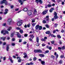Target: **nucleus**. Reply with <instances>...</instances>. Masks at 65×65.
<instances>
[{
	"instance_id": "1",
	"label": "nucleus",
	"mask_w": 65,
	"mask_h": 65,
	"mask_svg": "<svg viewBox=\"0 0 65 65\" xmlns=\"http://www.w3.org/2000/svg\"><path fill=\"white\" fill-rule=\"evenodd\" d=\"M23 20H22L21 19H19L17 20V22H18L17 23V25L18 26H21L22 25L23 23L22 22H22Z\"/></svg>"
},
{
	"instance_id": "2",
	"label": "nucleus",
	"mask_w": 65,
	"mask_h": 65,
	"mask_svg": "<svg viewBox=\"0 0 65 65\" xmlns=\"http://www.w3.org/2000/svg\"><path fill=\"white\" fill-rule=\"evenodd\" d=\"M3 3H5V5H7L8 4V3L6 0H3V1L1 2L0 3V4H2Z\"/></svg>"
},
{
	"instance_id": "3",
	"label": "nucleus",
	"mask_w": 65,
	"mask_h": 65,
	"mask_svg": "<svg viewBox=\"0 0 65 65\" xmlns=\"http://www.w3.org/2000/svg\"><path fill=\"white\" fill-rule=\"evenodd\" d=\"M1 33L3 34V35H5L6 34H9V32L8 31L5 30H3L1 31Z\"/></svg>"
},
{
	"instance_id": "4",
	"label": "nucleus",
	"mask_w": 65,
	"mask_h": 65,
	"mask_svg": "<svg viewBox=\"0 0 65 65\" xmlns=\"http://www.w3.org/2000/svg\"><path fill=\"white\" fill-rule=\"evenodd\" d=\"M34 52L35 53H41L42 51L40 49H37V50H34Z\"/></svg>"
},
{
	"instance_id": "5",
	"label": "nucleus",
	"mask_w": 65,
	"mask_h": 65,
	"mask_svg": "<svg viewBox=\"0 0 65 65\" xmlns=\"http://www.w3.org/2000/svg\"><path fill=\"white\" fill-rule=\"evenodd\" d=\"M36 2L37 4H38V2H39L40 4H42L43 3L42 0H36Z\"/></svg>"
},
{
	"instance_id": "6",
	"label": "nucleus",
	"mask_w": 65,
	"mask_h": 65,
	"mask_svg": "<svg viewBox=\"0 0 65 65\" xmlns=\"http://www.w3.org/2000/svg\"><path fill=\"white\" fill-rule=\"evenodd\" d=\"M21 57H19L17 56V60H18V62H21V61H22V60L21 59Z\"/></svg>"
},
{
	"instance_id": "7",
	"label": "nucleus",
	"mask_w": 65,
	"mask_h": 65,
	"mask_svg": "<svg viewBox=\"0 0 65 65\" xmlns=\"http://www.w3.org/2000/svg\"><path fill=\"white\" fill-rule=\"evenodd\" d=\"M27 13L28 15H31L32 14V12H31V11L30 10H28L27 11Z\"/></svg>"
},
{
	"instance_id": "8",
	"label": "nucleus",
	"mask_w": 65,
	"mask_h": 65,
	"mask_svg": "<svg viewBox=\"0 0 65 65\" xmlns=\"http://www.w3.org/2000/svg\"><path fill=\"white\" fill-rule=\"evenodd\" d=\"M17 36L18 38H21V35H20L19 33L17 32Z\"/></svg>"
},
{
	"instance_id": "9",
	"label": "nucleus",
	"mask_w": 65,
	"mask_h": 65,
	"mask_svg": "<svg viewBox=\"0 0 65 65\" xmlns=\"http://www.w3.org/2000/svg\"><path fill=\"white\" fill-rule=\"evenodd\" d=\"M18 1L20 3H21L20 4L21 5H23V3L24 2V1H22V0H18Z\"/></svg>"
},
{
	"instance_id": "10",
	"label": "nucleus",
	"mask_w": 65,
	"mask_h": 65,
	"mask_svg": "<svg viewBox=\"0 0 65 65\" xmlns=\"http://www.w3.org/2000/svg\"><path fill=\"white\" fill-rule=\"evenodd\" d=\"M5 12H4V14H7L8 13V9H6L5 10Z\"/></svg>"
},
{
	"instance_id": "11",
	"label": "nucleus",
	"mask_w": 65,
	"mask_h": 65,
	"mask_svg": "<svg viewBox=\"0 0 65 65\" xmlns=\"http://www.w3.org/2000/svg\"><path fill=\"white\" fill-rule=\"evenodd\" d=\"M23 55H24L23 57L24 58H27V57H28V56L27 55V53H24L23 54Z\"/></svg>"
},
{
	"instance_id": "12",
	"label": "nucleus",
	"mask_w": 65,
	"mask_h": 65,
	"mask_svg": "<svg viewBox=\"0 0 65 65\" xmlns=\"http://www.w3.org/2000/svg\"><path fill=\"white\" fill-rule=\"evenodd\" d=\"M11 21H12V19L11 18L7 20V22L9 23H11Z\"/></svg>"
},
{
	"instance_id": "13",
	"label": "nucleus",
	"mask_w": 65,
	"mask_h": 65,
	"mask_svg": "<svg viewBox=\"0 0 65 65\" xmlns=\"http://www.w3.org/2000/svg\"><path fill=\"white\" fill-rule=\"evenodd\" d=\"M34 13L35 15H36V14H37V11H36V10L35 9H34Z\"/></svg>"
},
{
	"instance_id": "14",
	"label": "nucleus",
	"mask_w": 65,
	"mask_h": 65,
	"mask_svg": "<svg viewBox=\"0 0 65 65\" xmlns=\"http://www.w3.org/2000/svg\"><path fill=\"white\" fill-rule=\"evenodd\" d=\"M1 39H2L3 41H4V40H5L6 39V37H1Z\"/></svg>"
},
{
	"instance_id": "15",
	"label": "nucleus",
	"mask_w": 65,
	"mask_h": 65,
	"mask_svg": "<svg viewBox=\"0 0 65 65\" xmlns=\"http://www.w3.org/2000/svg\"><path fill=\"white\" fill-rule=\"evenodd\" d=\"M47 12V11L46 10V11H45L43 12V14H45Z\"/></svg>"
},
{
	"instance_id": "16",
	"label": "nucleus",
	"mask_w": 65,
	"mask_h": 65,
	"mask_svg": "<svg viewBox=\"0 0 65 65\" xmlns=\"http://www.w3.org/2000/svg\"><path fill=\"white\" fill-rule=\"evenodd\" d=\"M39 56H40V57H44V55L43 54H39Z\"/></svg>"
},
{
	"instance_id": "17",
	"label": "nucleus",
	"mask_w": 65,
	"mask_h": 65,
	"mask_svg": "<svg viewBox=\"0 0 65 65\" xmlns=\"http://www.w3.org/2000/svg\"><path fill=\"white\" fill-rule=\"evenodd\" d=\"M39 27V25H37L35 27V28L36 30H38V28Z\"/></svg>"
},
{
	"instance_id": "18",
	"label": "nucleus",
	"mask_w": 65,
	"mask_h": 65,
	"mask_svg": "<svg viewBox=\"0 0 65 65\" xmlns=\"http://www.w3.org/2000/svg\"><path fill=\"white\" fill-rule=\"evenodd\" d=\"M49 16H46V21H48L49 20Z\"/></svg>"
},
{
	"instance_id": "19",
	"label": "nucleus",
	"mask_w": 65,
	"mask_h": 65,
	"mask_svg": "<svg viewBox=\"0 0 65 65\" xmlns=\"http://www.w3.org/2000/svg\"><path fill=\"white\" fill-rule=\"evenodd\" d=\"M23 10L25 12L27 11H28V9L26 8H25L23 9Z\"/></svg>"
},
{
	"instance_id": "20",
	"label": "nucleus",
	"mask_w": 65,
	"mask_h": 65,
	"mask_svg": "<svg viewBox=\"0 0 65 65\" xmlns=\"http://www.w3.org/2000/svg\"><path fill=\"white\" fill-rule=\"evenodd\" d=\"M36 41L37 42V43H39V38L38 37H36Z\"/></svg>"
},
{
	"instance_id": "21",
	"label": "nucleus",
	"mask_w": 65,
	"mask_h": 65,
	"mask_svg": "<svg viewBox=\"0 0 65 65\" xmlns=\"http://www.w3.org/2000/svg\"><path fill=\"white\" fill-rule=\"evenodd\" d=\"M29 37L32 39H33V38H34V36H33V35H30Z\"/></svg>"
},
{
	"instance_id": "22",
	"label": "nucleus",
	"mask_w": 65,
	"mask_h": 65,
	"mask_svg": "<svg viewBox=\"0 0 65 65\" xmlns=\"http://www.w3.org/2000/svg\"><path fill=\"white\" fill-rule=\"evenodd\" d=\"M11 28H12V27H9V28L7 29V30H8V31H10Z\"/></svg>"
},
{
	"instance_id": "23",
	"label": "nucleus",
	"mask_w": 65,
	"mask_h": 65,
	"mask_svg": "<svg viewBox=\"0 0 65 65\" xmlns=\"http://www.w3.org/2000/svg\"><path fill=\"white\" fill-rule=\"evenodd\" d=\"M8 45H7V47L6 48L7 51H8V50L9 49V47L8 46Z\"/></svg>"
},
{
	"instance_id": "24",
	"label": "nucleus",
	"mask_w": 65,
	"mask_h": 65,
	"mask_svg": "<svg viewBox=\"0 0 65 65\" xmlns=\"http://www.w3.org/2000/svg\"><path fill=\"white\" fill-rule=\"evenodd\" d=\"M54 18L55 20H56V19H58V17L57 16V15L54 16Z\"/></svg>"
},
{
	"instance_id": "25",
	"label": "nucleus",
	"mask_w": 65,
	"mask_h": 65,
	"mask_svg": "<svg viewBox=\"0 0 65 65\" xmlns=\"http://www.w3.org/2000/svg\"><path fill=\"white\" fill-rule=\"evenodd\" d=\"M41 64H42V65H44L45 64V62L44 61H41Z\"/></svg>"
},
{
	"instance_id": "26",
	"label": "nucleus",
	"mask_w": 65,
	"mask_h": 65,
	"mask_svg": "<svg viewBox=\"0 0 65 65\" xmlns=\"http://www.w3.org/2000/svg\"><path fill=\"white\" fill-rule=\"evenodd\" d=\"M50 33H51V32H50V31H47L46 32V34H50Z\"/></svg>"
},
{
	"instance_id": "27",
	"label": "nucleus",
	"mask_w": 65,
	"mask_h": 65,
	"mask_svg": "<svg viewBox=\"0 0 65 65\" xmlns=\"http://www.w3.org/2000/svg\"><path fill=\"white\" fill-rule=\"evenodd\" d=\"M52 6V5L48 4L47 5V7H51Z\"/></svg>"
},
{
	"instance_id": "28",
	"label": "nucleus",
	"mask_w": 65,
	"mask_h": 65,
	"mask_svg": "<svg viewBox=\"0 0 65 65\" xmlns=\"http://www.w3.org/2000/svg\"><path fill=\"white\" fill-rule=\"evenodd\" d=\"M57 36L58 38H61V37L59 35H57Z\"/></svg>"
},
{
	"instance_id": "29",
	"label": "nucleus",
	"mask_w": 65,
	"mask_h": 65,
	"mask_svg": "<svg viewBox=\"0 0 65 65\" xmlns=\"http://www.w3.org/2000/svg\"><path fill=\"white\" fill-rule=\"evenodd\" d=\"M42 23H43L44 24H45V23H46V21H45V20H43L42 21Z\"/></svg>"
},
{
	"instance_id": "30",
	"label": "nucleus",
	"mask_w": 65,
	"mask_h": 65,
	"mask_svg": "<svg viewBox=\"0 0 65 65\" xmlns=\"http://www.w3.org/2000/svg\"><path fill=\"white\" fill-rule=\"evenodd\" d=\"M41 41H45V39H43V38H42L41 39Z\"/></svg>"
},
{
	"instance_id": "31",
	"label": "nucleus",
	"mask_w": 65,
	"mask_h": 65,
	"mask_svg": "<svg viewBox=\"0 0 65 65\" xmlns=\"http://www.w3.org/2000/svg\"><path fill=\"white\" fill-rule=\"evenodd\" d=\"M54 15H55V16L57 15V13L56 12H55L54 13Z\"/></svg>"
},
{
	"instance_id": "32",
	"label": "nucleus",
	"mask_w": 65,
	"mask_h": 65,
	"mask_svg": "<svg viewBox=\"0 0 65 65\" xmlns=\"http://www.w3.org/2000/svg\"><path fill=\"white\" fill-rule=\"evenodd\" d=\"M20 32L22 34L23 33V30H20Z\"/></svg>"
},
{
	"instance_id": "33",
	"label": "nucleus",
	"mask_w": 65,
	"mask_h": 65,
	"mask_svg": "<svg viewBox=\"0 0 65 65\" xmlns=\"http://www.w3.org/2000/svg\"><path fill=\"white\" fill-rule=\"evenodd\" d=\"M65 46H63L62 47H61V50H64L65 49Z\"/></svg>"
},
{
	"instance_id": "34",
	"label": "nucleus",
	"mask_w": 65,
	"mask_h": 65,
	"mask_svg": "<svg viewBox=\"0 0 65 65\" xmlns=\"http://www.w3.org/2000/svg\"><path fill=\"white\" fill-rule=\"evenodd\" d=\"M39 30H41V29H42V26H39Z\"/></svg>"
},
{
	"instance_id": "35",
	"label": "nucleus",
	"mask_w": 65,
	"mask_h": 65,
	"mask_svg": "<svg viewBox=\"0 0 65 65\" xmlns=\"http://www.w3.org/2000/svg\"><path fill=\"white\" fill-rule=\"evenodd\" d=\"M51 36L52 37H56V36L54 35H51Z\"/></svg>"
},
{
	"instance_id": "36",
	"label": "nucleus",
	"mask_w": 65,
	"mask_h": 65,
	"mask_svg": "<svg viewBox=\"0 0 65 65\" xmlns=\"http://www.w3.org/2000/svg\"><path fill=\"white\" fill-rule=\"evenodd\" d=\"M51 57L53 58V59H55V56L53 55H51Z\"/></svg>"
},
{
	"instance_id": "37",
	"label": "nucleus",
	"mask_w": 65,
	"mask_h": 65,
	"mask_svg": "<svg viewBox=\"0 0 65 65\" xmlns=\"http://www.w3.org/2000/svg\"><path fill=\"white\" fill-rule=\"evenodd\" d=\"M45 53H49V50H46L45 51Z\"/></svg>"
},
{
	"instance_id": "38",
	"label": "nucleus",
	"mask_w": 65,
	"mask_h": 65,
	"mask_svg": "<svg viewBox=\"0 0 65 65\" xmlns=\"http://www.w3.org/2000/svg\"><path fill=\"white\" fill-rule=\"evenodd\" d=\"M36 23H33L32 24V25L33 26H34L35 25H36Z\"/></svg>"
},
{
	"instance_id": "39",
	"label": "nucleus",
	"mask_w": 65,
	"mask_h": 65,
	"mask_svg": "<svg viewBox=\"0 0 65 65\" xmlns=\"http://www.w3.org/2000/svg\"><path fill=\"white\" fill-rule=\"evenodd\" d=\"M52 47L50 46L48 47V49L50 50H52Z\"/></svg>"
},
{
	"instance_id": "40",
	"label": "nucleus",
	"mask_w": 65,
	"mask_h": 65,
	"mask_svg": "<svg viewBox=\"0 0 65 65\" xmlns=\"http://www.w3.org/2000/svg\"><path fill=\"white\" fill-rule=\"evenodd\" d=\"M32 23H34V22H35V19H32Z\"/></svg>"
},
{
	"instance_id": "41",
	"label": "nucleus",
	"mask_w": 65,
	"mask_h": 65,
	"mask_svg": "<svg viewBox=\"0 0 65 65\" xmlns=\"http://www.w3.org/2000/svg\"><path fill=\"white\" fill-rule=\"evenodd\" d=\"M51 43H52V44H54V43H55V41H51Z\"/></svg>"
},
{
	"instance_id": "42",
	"label": "nucleus",
	"mask_w": 65,
	"mask_h": 65,
	"mask_svg": "<svg viewBox=\"0 0 65 65\" xmlns=\"http://www.w3.org/2000/svg\"><path fill=\"white\" fill-rule=\"evenodd\" d=\"M14 35V34L13 33L11 35V37H13Z\"/></svg>"
},
{
	"instance_id": "43",
	"label": "nucleus",
	"mask_w": 65,
	"mask_h": 65,
	"mask_svg": "<svg viewBox=\"0 0 65 65\" xmlns=\"http://www.w3.org/2000/svg\"><path fill=\"white\" fill-rule=\"evenodd\" d=\"M33 60L34 61H35V60H36V58L35 57H34L33 58Z\"/></svg>"
},
{
	"instance_id": "44",
	"label": "nucleus",
	"mask_w": 65,
	"mask_h": 65,
	"mask_svg": "<svg viewBox=\"0 0 65 65\" xmlns=\"http://www.w3.org/2000/svg\"><path fill=\"white\" fill-rule=\"evenodd\" d=\"M22 41V40L21 39H19V42H21Z\"/></svg>"
},
{
	"instance_id": "45",
	"label": "nucleus",
	"mask_w": 65,
	"mask_h": 65,
	"mask_svg": "<svg viewBox=\"0 0 65 65\" xmlns=\"http://www.w3.org/2000/svg\"><path fill=\"white\" fill-rule=\"evenodd\" d=\"M59 63L60 64H62V61L61 60H60L59 61Z\"/></svg>"
},
{
	"instance_id": "46",
	"label": "nucleus",
	"mask_w": 65,
	"mask_h": 65,
	"mask_svg": "<svg viewBox=\"0 0 65 65\" xmlns=\"http://www.w3.org/2000/svg\"><path fill=\"white\" fill-rule=\"evenodd\" d=\"M6 60V57H4L3 58V61H5Z\"/></svg>"
},
{
	"instance_id": "47",
	"label": "nucleus",
	"mask_w": 65,
	"mask_h": 65,
	"mask_svg": "<svg viewBox=\"0 0 65 65\" xmlns=\"http://www.w3.org/2000/svg\"><path fill=\"white\" fill-rule=\"evenodd\" d=\"M58 49L59 50H62V48L61 47H58Z\"/></svg>"
},
{
	"instance_id": "48",
	"label": "nucleus",
	"mask_w": 65,
	"mask_h": 65,
	"mask_svg": "<svg viewBox=\"0 0 65 65\" xmlns=\"http://www.w3.org/2000/svg\"><path fill=\"white\" fill-rule=\"evenodd\" d=\"M63 57H64V55H62L60 56V58H63Z\"/></svg>"
},
{
	"instance_id": "49",
	"label": "nucleus",
	"mask_w": 65,
	"mask_h": 65,
	"mask_svg": "<svg viewBox=\"0 0 65 65\" xmlns=\"http://www.w3.org/2000/svg\"><path fill=\"white\" fill-rule=\"evenodd\" d=\"M6 23H3V26H6Z\"/></svg>"
},
{
	"instance_id": "50",
	"label": "nucleus",
	"mask_w": 65,
	"mask_h": 65,
	"mask_svg": "<svg viewBox=\"0 0 65 65\" xmlns=\"http://www.w3.org/2000/svg\"><path fill=\"white\" fill-rule=\"evenodd\" d=\"M56 59H57L58 58V54H56Z\"/></svg>"
},
{
	"instance_id": "51",
	"label": "nucleus",
	"mask_w": 65,
	"mask_h": 65,
	"mask_svg": "<svg viewBox=\"0 0 65 65\" xmlns=\"http://www.w3.org/2000/svg\"><path fill=\"white\" fill-rule=\"evenodd\" d=\"M29 40H30V41H31V42L33 41L32 40V39H31V38H30L29 39Z\"/></svg>"
},
{
	"instance_id": "52",
	"label": "nucleus",
	"mask_w": 65,
	"mask_h": 65,
	"mask_svg": "<svg viewBox=\"0 0 65 65\" xmlns=\"http://www.w3.org/2000/svg\"><path fill=\"white\" fill-rule=\"evenodd\" d=\"M61 32L62 33H63L64 32V30H62L61 31Z\"/></svg>"
},
{
	"instance_id": "53",
	"label": "nucleus",
	"mask_w": 65,
	"mask_h": 65,
	"mask_svg": "<svg viewBox=\"0 0 65 65\" xmlns=\"http://www.w3.org/2000/svg\"><path fill=\"white\" fill-rule=\"evenodd\" d=\"M45 44H42V46L43 47L45 46Z\"/></svg>"
},
{
	"instance_id": "54",
	"label": "nucleus",
	"mask_w": 65,
	"mask_h": 65,
	"mask_svg": "<svg viewBox=\"0 0 65 65\" xmlns=\"http://www.w3.org/2000/svg\"><path fill=\"white\" fill-rule=\"evenodd\" d=\"M10 60L11 61V63H13V60L11 59H10Z\"/></svg>"
},
{
	"instance_id": "55",
	"label": "nucleus",
	"mask_w": 65,
	"mask_h": 65,
	"mask_svg": "<svg viewBox=\"0 0 65 65\" xmlns=\"http://www.w3.org/2000/svg\"><path fill=\"white\" fill-rule=\"evenodd\" d=\"M55 28H56L57 27V24H56L55 25Z\"/></svg>"
},
{
	"instance_id": "56",
	"label": "nucleus",
	"mask_w": 65,
	"mask_h": 65,
	"mask_svg": "<svg viewBox=\"0 0 65 65\" xmlns=\"http://www.w3.org/2000/svg\"><path fill=\"white\" fill-rule=\"evenodd\" d=\"M36 45L37 46H39V43H37L36 44Z\"/></svg>"
},
{
	"instance_id": "57",
	"label": "nucleus",
	"mask_w": 65,
	"mask_h": 65,
	"mask_svg": "<svg viewBox=\"0 0 65 65\" xmlns=\"http://www.w3.org/2000/svg\"><path fill=\"white\" fill-rule=\"evenodd\" d=\"M26 43H27V42H23V44H26Z\"/></svg>"
},
{
	"instance_id": "58",
	"label": "nucleus",
	"mask_w": 65,
	"mask_h": 65,
	"mask_svg": "<svg viewBox=\"0 0 65 65\" xmlns=\"http://www.w3.org/2000/svg\"><path fill=\"white\" fill-rule=\"evenodd\" d=\"M49 11L50 12H53V10L51 9Z\"/></svg>"
},
{
	"instance_id": "59",
	"label": "nucleus",
	"mask_w": 65,
	"mask_h": 65,
	"mask_svg": "<svg viewBox=\"0 0 65 65\" xmlns=\"http://www.w3.org/2000/svg\"><path fill=\"white\" fill-rule=\"evenodd\" d=\"M15 40V39L14 38H13L12 39V41H14Z\"/></svg>"
},
{
	"instance_id": "60",
	"label": "nucleus",
	"mask_w": 65,
	"mask_h": 65,
	"mask_svg": "<svg viewBox=\"0 0 65 65\" xmlns=\"http://www.w3.org/2000/svg\"><path fill=\"white\" fill-rule=\"evenodd\" d=\"M17 30H21V28H20L17 27Z\"/></svg>"
},
{
	"instance_id": "61",
	"label": "nucleus",
	"mask_w": 65,
	"mask_h": 65,
	"mask_svg": "<svg viewBox=\"0 0 65 65\" xmlns=\"http://www.w3.org/2000/svg\"><path fill=\"white\" fill-rule=\"evenodd\" d=\"M56 30H54L53 31V33H56Z\"/></svg>"
},
{
	"instance_id": "62",
	"label": "nucleus",
	"mask_w": 65,
	"mask_h": 65,
	"mask_svg": "<svg viewBox=\"0 0 65 65\" xmlns=\"http://www.w3.org/2000/svg\"><path fill=\"white\" fill-rule=\"evenodd\" d=\"M11 45H13V46H14L15 45V44L14 43H12L11 44Z\"/></svg>"
},
{
	"instance_id": "63",
	"label": "nucleus",
	"mask_w": 65,
	"mask_h": 65,
	"mask_svg": "<svg viewBox=\"0 0 65 65\" xmlns=\"http://www.w3.org/2000/svg\"><path fill=\"white\" fill-rule=\"evenodd\" d=\"M46 26L47 28H48V25H46Z\"/></svg>"
},
{
	"instance_id": "64",
	"label": "nucleus",
	"mask_w": 65,
	"mask_h": 65,
	"mask_svg": "<svg viewBox=\"0 0 65 65\" xmlns=\"http://www.w3.org/2000/svg\"><path fill=\"white\" fill-rule=\"evenodd\" d=\"M33 63H32V62H30L29 63L30 65H33Z\"/></svg>"
}]
</instances>
